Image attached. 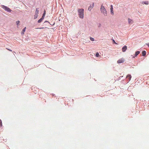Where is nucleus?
Listing matches in <instances>:
<instances>
[{"mask_svg":"<svg viewBox=\"0 0 149 149\" xmlns=\"http://www.w3.org/2000/svg\"><path fill=\"white\" fill-rule=\"evenodd\" d=\"M44 28L43 27H42V28H37V29H43Z\"/></svg>","mask_w":149,"mask_h":149,"instance_id":"b1692460","label":"nucleus"},{"mask_svg":"<svg viewBox=\"0 0 149 149\" xmlns=\"http://www.w3.org/2000/svg\"><path fill=\"white\" fill-rule=\"evenodd\" d=\"M146 52L145 51H143L142 52V56H144L146 55Z\"/></svg>","mask_w":149,"mask_h":149,"instance_id":"9d476101","label":"nucleus"},{"mask_svg":"<svg viewBox=\"0 0 149 149\" xmlns=\"http://www.w3.org/2000/svg\"><path fill=\"white\" fill-rule=\"evenodd\" d=\"M26 29V27H25L22 30L21 32V34L22 35H23L24 34V32L25 31Z\"/></svg>","mask_w":149,"mask_h":149,"instance_id":"6e6552de","label":"nucleus"},{"mask_svg":"<svg viewBox=\"0 0 149 149\" xmlns=\"http://www.w3.org/2000/svg\"><path fill=\"white\" fill-rule=\"evenodd\" d=\"M38 14H35L34 15V19H36L38 17Z\"/></svg>","mask_w":149,"mask_h":149,"instance_id":"2eb2a0df","label":"nucleus"},{"mask_svg":"<svg viewBox=\"0 0 149 149\" xmlns=\"http://www.w3.org/2000/svg\"><path fill=\"white\" fill-rule=\"evenodd\" d=\"M100 10L101 12L103 13L105 16H107V11L104 6H102L100 8Z\"/></svg>","mask_w":149,"mask_h":149,"instance_id":"f03ea898","label":"nucleus"},{"mask_svg":"<svg viewBox=\"0 0 149 149\" xmlns=\"http://www.w3.org/2000/svg\"><path fill=\"white\" fill-rule=\"evenodd\" d=\"M111 14H113V6L112 5H111Z\"/></svg>","mask_w":149,"mask_h":149,"instance_id":"0eeeda50","label":"nucleus"},{"mask_svg":"<svg viewBox=\"0 0 149 149\" xmlns=\"http://www.w3.org/2000/svg\"><path fill=\"white\" fill-rule=\"evenodd\" d=\"M6 49H7L8 50H9V51H11V52H12V50L9 49H8V48H6Z\"/></svg>","mask_w":149,"mask_h":149,"instance_id":"4be33fe9","label":"nucleus"},{"mask_svg":"<svg viewBox=\"0 0 149 149\" xmlns=\"http://www.w3.org/2000/svg\"><path fill=\"white\" fill-rule=\"evenodd\" d=\"M113 42H114L115 43V44H117V43H116L115 42V41H114V40H113Z\"/></svg>","mask_w":149,"mask_h":149,"instance_id":"a878e982","label":"nucleus"},{"mask_svg":"<svg viewBox=\"0 0 149 149\" xmlns=\"http://www.w3.org/2000/svg\"><path fill=\"white\" fill-rule=\"evenodd\" d=\"M131 76L130 75L128 74L127 75L126 78L128 79L129 81H130L131 80Z\"/></svg>","mask_w":149,"mask_h":149,"instance_id":"1a4fd4ad","label":"nucleus"},{"mask_svg":"<svg viewBox=\"0 0 149 149\" xmlns=\"http://www.w3.org/2000/svg\"><path fill=\"white\" fill-rule=\"evenodd\" d=\"M44 16H43L42 15V17L41 18V19L43 20L44 19Z\"/></svg>","mask_w":149,"mask_h":149,"instance_id":"5701e85b","label":"nucleus"},{"mask_svg":"<svg viewBox=\"0 0 149 149\" xmlns=\"http://www.w3.org/2000/svg\"><path fill=\"white\" fill-rule=\"evenodd\" d=\"M38 9L36 8V10L35 12V14H38Z\"/></svg>","mask_w":149,"mask_h":149,"instance_id":"dca6fc26","label":"nucleus"},{"mask_svg":"<svg viewBox=\"0 0 149 149\" xmlns=\"http://www.w3.org/2000/svg\"><path fill=\"white\" fill-rule=\"evenodd\" d=\"M128 21L129 24H130L131 23H132V20L130 18L128 19Z\"/></svg>","mask_w":149,"mask_h":149,"instance_id":"9b49d317","label":"nucleus"},{"mask_svg":"<svg viewBox=\"0 0 149 149\" xmlns=\"http://www.w3.org/2000/svg\"><path fill=\"white\" fill-rule=\"evenodd\" d=\"M78 15L79 18L83 19L84 18V9H79L78 10Z\"/></svg>","mask_w":149,"mask_h":149,"instance_id":"f257e3e1","label":"nucleus"},{"mask_svg":"<svg viewBox=\"0 0 149 149\" xmlns=\"http://www.w3.org/2000/svg\"><path fill=\"white\" fill-rule=\"evenodd\" d=\"M42 20L40 18V19H39L38 20V22L39 23H40L42 22Z\"/></svg>","mask_w":149,"mask_h":149,"instance_id":"f3484780","label":"nucleus"},{"mask_svg":"<svg viewBox=\"0 0 149 149\" xmlns=\"http://www.w3.org/2000/svg\"><path fill=\"white\" fill-rule=\"evenodd\" d=\"M19 23V21H17L16 22V23L17 25H18V24Z\"/></svg>","mask_w":149,"mask_h":149,"instance_id":"412c9836","label":"nucleus"},{"mask_svg":"<svg viewBox=\"0 0 149 149\" xmlns=\"http://www.w3.org/2000/svg\"><path fill=\"white\" fill-rule=\"evenodd\" d=\"M94 3H92V5H91L88 8V10L91 11V9L94 6Z\"/></svg>","mask_w":149,"mask_h":149,"instance_id":"423d86ee","label":"nucleus"},{"mask_svg":"<svg viewBox=\"0 0 149 149\" xmlns=\"http://www.w3.org/2000/svg\"><path fill=\"white\" fill-rule=\"evenodd\" d=\"M45 13H46V12H45V10L42 15L43 16H45Z\"/></svg>","mask_w":149,"mask_h":149,"instance_id":"aec40b11","label":"nucleus"},{"mask_svg":"<svg viewBox=\"0 0 149 149\" xmlns=\"http://www.w3.org/2000/svg\"><path fill=\"white\" fill-rule=\"evenodd\" d=\"M143 3H144L146 5H148V1H145L142 2Z\"/></svg>","mask_w":149,"mask_h":149,"instance_id":"f8f14e48","label":"nucleus"},{"mask_svg":"<svg viewBox=\"0 0 149 149\" xmlns=\"http://www.w3.org/2000/svg\"><path fill=\"white\" fill-rule=\"evenodd\" d=\"M2 121L0 119V127H1L2 126Z\"/></svg>","mask_w":149,"mask_h":149,"instance_id":"a211bd4d","label":"nucleus"},{"mask_svg":"<svg viewBox=\"0 0 149 149\" xmlns=\"http://www.w3.org/2000/svg\"><path fill=\"white\" fill-rule=\"evenodd\" d=\"M96 56L97 57H99L100 56V55L99 54L98 52H97L96 54Z\"/></svg>","mask_w":149,"mask_h":149,"instance_id":"4468645a","label":"nucleus"},{"mask_svg":"<svg viewBox=\"0 0 149 149\" xmlns=\"http://www.w3.org/2000/svg\"><path fill=\"white\" fill-rule=\"evenodd\" d=\"M140 53V52L139 51H137V52H135V56H137Z\"/></svg>","mask_w":149,"mask_h":149,"instance_id":"ddd939ff","label":"nucleus"},{"mask_svg":"<svg viewBox=\"0 0 149 149\" xmlns=\"http://www.w3.org/2000/svg\"><path fill=\"white\" fill-rule=\"evenodd\" d=\"M124 61V59L123 58H122L118 60L117 62L118 63H123Z\"/></svg>","mask_w":149,"mask_h":149,"instance_id":"20e7f679","label":"nucleus"},{"mask_svg":"<svg viewBox=\"0 0 149 149\" xmlns=\"http://www.w3.org/2000/svg\"><path fill=\"white\" fill-rule=\"evenodd\" d=\"M146 45L149 47V43H147Z\"/></svg>","mask_w":149,"mask_h":149,"instance_id":"393cba45","label":"nucleus"},{"mask_svg":"<svg viewBox=\"0 0 149 149\" xmlns=\"http://www.w3.org/2000/svg\"><path fill=\"white\" fill-rule=\"evenodd\" d=\"M90 39L92 41H94V39L92 37L90 38Z\"/></svg>","mask_w":149,"mask_h":149,"instance_id":"6ab92c4d","label":"nucleus"},{"mask_svg":"<svg viewBox=\"0 0 149 149\" xmlns=\"http://www.w3.org/2000/svg\"><path fill=\"white\" fill-rule=\"evenodd\" d=\"M127 49V46L126 45L124 46L122 48V51L123 52H125Z\"/></svg>","mask_w":149,"mask_h":149,"instance_id":"39448f33","label":"nucleus"},{"mask_svg":"<svg viewBox=\"0 0 149 149\" xmlns=\"http://www.w3.org/2000/svg\"><path fill=\"white\" fill-rule=\"evenodd\" d=\"M2 8L8 12H10L11 11V9L9 8L4 6H3Z\"/></svg>","mask_w":149,"mask_h":149,"instance_id":"7ed1b4c3","label":"nucleus"}]
</instances>
